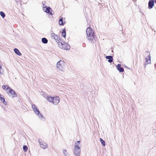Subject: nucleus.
Returning a JSON list of instances; mask_svg holds the SVG:
<instances>
[{
    "instance_id": "obj_1",
    "label": "nucleus",
    "mask_w": 156,
    "mask_h": 156,
    "mask_svg": "<svg viewBox=\"0 0 156 156\" xmlns=\"http://www.w3.org/2000/svg\"><path fill=\"white\" fill-rule=\"evenodd\" d=\"M86 33L87 34V38L89 42L94 43L96 42L97 38L95 37L93 30L91 27H88L86 30Z\"/></svg>"
},
{
    "instance_id": "obj_2",
    "label": "nucleus",
    "mask_w": 156,
    "mask_h": 156,
    "mask_svg": "<svg viewBox=\"0 0 156 156\" xmlns=\"http://www.w3.org/2000/svg\"><path fill=\"white\" fill-rule=\"evenodd\" d=\"M31 107L34 113L38 116V118L41 120L44 121L45 119L44 117L40 113L38 108L37 107L36 105L35 104H33L32 105Z\"/></svg>"
},
{
    "instance_id": "obj_3",
    "label": "nucleus",
    "mask_w": 156,
    "mask_h": 156,
    "mask_svg": "<svg viewBox=\"0 0 156 156\" xmlns=\"http://www.w3.org/2000/svg\"><path fill=\"white\" fill-rule=\"evenodd\" d=\"M80 142L78 141L75 144L74 153L75 156H80V149L78 145L80 144Z\"/></svg>"
},
{
    "instance_id": "obj_4",
    "label": "nucleus",
    "mask_w": 156,
    "mask_h": 156,
    "mask_svg": "<svg viewBox=\"0 0 156 156\" xmlns=\"http://www.w3.org/2000/svg\"><path fill=\"white\" fill-rule=\"evenodd\" d=\"M64 44L60 42H59L58 45L59 47L62 49L66 50H69L70 48V45L64 42Z\"/></svg>"
},
{
    "instance_id": "obj_5",
    "label": "nucleus",
    "mask_w": 156,
    "mask_h": 156,
    "mask_svg": "<svg viewBox=\"0 0 156 156\" xmlns=\"http://www.w3.org/2000/svg\"><path fill=\"white\" fill-rule=\"evenodd\" d=\"M6 89L7 90H9V92L12 95V98L17 97V94L16 93V92L14 90L12 89L9 87H8V88H7Z\"/></svg>"
},
{
    "instance_id": "obj_6",
    "label": "nucleus",
    "mask_w": 156,
    "mask_h": 156,
    "mask_svg": "<svg viewBox=\"0 0 156 156\" xmlns=\"http://www.w3.org/2000/svg\"><path fill=\"white\" fill-rule=\"evenodd\" d=\"M51 10V8L50 7L47 6H46L45 7H44L43 8L44 11L46 13L50 14L51 15H52L53 14L50 11Z\"/></svg>"
},
{
    "instance_id": "obj_7",
    "label": "nucleus",
    "mask_w": 156,
    "mask_h": 156,
    "mask_svg": "<svg viewBox=\"0 0 156 156\" xmlns=\"http://www.w3.org/2000/svg\"><path fill=\"white\" fill-rule=\"evenodd\" d=\"M64 62L63 61L60 60L57 63V68H63L64 65Z\"/></svg>"
},
{
    "instance_id": "obj_8",
    "label": "nucleus",
    "mask_w": 156,
    "mask_h": 156,
    "mask_svg": "<svg viewBox=\"0 0 156 156\" xmlns=\"http://www.w3.org/2000/svg\"><path fill=\"white\" fill-rule=\"evenodd\" d=\"M59 102V98L58 97H53V100L52 103L55 105H57Z\"/></svg>"
},
{
    "instance_id": "obj_9",
    "label": "nucleus",
    "mask_w": 156,
    "mask_h": 156,
    "mask_svg": "<svg viewBox=\"0 0 156 156\" xmlns=\"http://www.w3.org/2000/svg\"><path fill=\"white\" fill-rule=\"evenodd\" d=\"M154 2L153 0H150L148 2V8L149 9H152L154 5Z\"/></svg>"
},
{
    "instance_id": "obj_10",
    "label": "nucleus",
    "mask_w": 156,
    "mask_h": 156,
    "mask_svg": "<svg viewBox=\"0 0 156 156\" xmlns=\"http://www.w3.org/2000/svg\"><path fill=\"white\" fill-rule=\"evenodd\" d=\"M41 139H39V142L40 144L41 147L45 149L47 147V144L45 143L44 144L42 143L41 142Z\"/></svg>"
},
{
    "instance_id": "obj_11",
    "label": "nucleus",
    "mask_w": 156,
    "mask_h": 156,
    "mask_svg": "<svg viewBox=\"0 0 156 156\" xmlns=\"http://www.w3.org/2000/svg\"><path fill=\"white\" fill-rule=\"evenodd\" d=\"M151 63V56H150V54H149V55L148 56V57H147L146 58V63L144 65H145V64H148Z\"/></svg>"
},
{
    "instance_id": "obj_12",
    "label": "nucleus",
    "mask_w": 156,
    "mask_h": 156,
    "mask_svg": "<svg viewBox=\"0 0 156 156\" xmlns=\"http://www.w3.org/2000/svg\"><path fill=\"white\" fill-rule=\"evenodd\" d=\"M106 58L108 59V61L109 63H111L112 62L113 60V57L112 56H107L105 57Z\"/></svg>"
},
{
    "instance_id": "obj_13",
    "label": "nucleus",
    "mask_w": 156,
    "mask_h": 156,
    "mask_svg": "<svg viewBox=\"0 0 156 156\" xmlns=\"http://www.w3.org/2000/svg\"><path fill=\"white\" fill-rule=\"evenodd\" d=\"M65 23V21H63V18L62 17L60 18L59 20L58 24L61 26H63L64 25Z\"/></svg>"
},
{
    "instance_id": "obj_14",
    "label": "nucleus",
    "mask_w": 156,
    "mask_h": 156,
    "mask_svg": "<svg viewBox=\"0 0 156 156\" xmlns=\"http://www.w3.org/2000/svg\"><path fill=\"white\" fill-rule=\"evenodd\" d=\"M53 97L48 95L47 96L46 99L48 101L52 103L53 100Z\"/></svg>"
},
{
    "instance_id": "obj_15",
    "label": "nucleus",
    "mask_w": 156,
    "mask_h": 156,
    "mask_svg": "<svg viewBox=\"0 0 156 156\" xmlns=\"http://www.w3.org/2000/svg\"><path fill=\"white\" fill-rule=\"evenodd\" d=\"M0 99L4 104L5 105L6 104L7 102L5 101L4 97L1 94H0Z\"/></svg>"
},
{
    "instance_id": "obj_16",
    "label": "nucleus",
    "mask_w": 156,
    "mask_h": 156,
    "mask_svg": "<svg viewBox=\"0 0 156 156\" xmlns=\"http://www.w3.org/2000/svg\"><path fill=\"white\" fill-rule=\"evenodd\" d=\"M14 51L15 53L19 56L21 55V53L20 51L19 50L16 48H15L14 49Z\"/></svg>"
},
{
    "instance_id": "obj_17",
    "label": "nucleus",
    "mask_w": 156,
    "mask_h": 156,
    "mask_svg": "<svg viewBox=\"0 0 156 156\" xmlns=\"http://www.w3.org/2000/svg\"><path fill=\"white\" fill-rule=\"evenodd\" d=\"M62 35L65 38L66 36V29L64 28L62 31Z\"/></svg>"
},
{
    "instance_id": "obj_18",
    "label": "nucleus",
    "mask_w": 156,
    "mask_h": 156,
    "mask_svg": "<svg viewBox=\"0 0 156 156\" xmlns=\"http://www.w3.org/2000/svg\"><path fill=\"white\" fill-rule=\"evenodd\" d=\"M41 41L43 43L46 44L48 43V40L46 38L43 37L41 39Z\"/></svg>"
},
{
    "instance_id": "obj_19",
    "label": "nucleus",
    "mask_w": 156,
    "mask_h": 156,
    "mask_svg": "<svg viewBox=\"0 0 156 156\" xmlns=\"http://www.w3.org/2000/svg\"><path fill=\"white\" fill-rule=\"evenodd\" d=\"M63 152L65 156H69V154L66 150H63Z\"/></svg>"
},
{
    "instance_id": "obj_20",
    "label": "nucleus",
    "mask_w": 156,
    "mask_h": 156,
    "mask_svg": "<svg viewBox=\"0 0 156 156\" xmlns=\"http://www.w3.org/2000/svg\"><path fill=\"white\" fill-rule=\"evenodd\" d=\"M100 141L102 144V145L104 146H105V141L103 140L101 138H100Z\"/></svg>"
},
{
    "instance_id": "obj_21",
    "label": "nucleus",
    "mask_w": 156,
    "mask_h": 156,
    "mask_svg": "<svg viewBox=\"0 0 156 156\" xmlns=\"http://www.w3.org/2000/svg\"><path fill=\"white\" fill-rule=\"evenodd\" d=\"M53 38H54V39H55V40H57V41H58V43H59V42H60L59 41V40H60V39H59V38L58 37V36H57L56 35L53 37Z\"/></svg>"
},
{
    "instance_id": "obj_22",
    "label": "nucleus",
    "mask_w": 156,
    "mask_h": 156,
    "mask_svg": "<svg viewBox=\"0 0 156 156\" xmlns=\"http://www.w3.org/2000/svg\"><path fill=\"white\" fill-rule=\"evenodd\" d=\"M0 15L3 18H4L5 16V14L2 11L0 12Z\"/></svg>"
},
{
    "instance_id": "obj_23",
    "label": "nucleus",
    "mask_w": 156,
    "mask_h": 156,
    "mask_svg": "<svg viewBox=\"0 0 156 156\" xmlns=\"http://www.w3.org/2000/svg\"><path fill=\"white\" fill-rule=\"evenodd\" d=\"M23 149L24 152H27L28 150V147L27 146L24 145L23 147Z\"/></svg>"
},
{
    "instance_id": "obj_24",
    "label": "nucleus",
    "mask_w": 156,
    "mask_h": 156,
    "mask_svg": "<svg viewBox=\"0 0 156 156\" xmlns=\"http://www.w3.org/2000/svg\"><path fill=\"white\" fill-rule=\"evenodd\" d=\"M122 65L120 64H118L116 66V68H123V67H121Z\"/></svg>"
},
{
    "instance_id": "obj_25",
    "label": "nucleus",
    "mask_w": 156,
    "mask_h": 156,
    "mask_svg": "<svg viewBox=\"0 0 156 156\" xmlns=\"http://www.w3.org/2000/svg\"><path fill=\"white\" fill-rule=\"evenodd\" d=\"M3 69H0V74L3 75L4 73Z\"/></svg>"
},
{
    "instance_id": "obj_26",
    "label": "nucleus",
    "mask_w": 156,
    "mask_h": 156,
    "mask_svg": "<svg viewBox=\"0 0 156 156\" xmlns=\"http://www.w3.org/2000/svg\"><path fill=\"white\" fill-rule=\"evenodd\" d=\"M6 87H7V88L8 87L7 85H3L2 86V88L4 90L6 89L7 90V88L6 89Z\"/></svg>"
},
{
    "instance_id": "obj_27",
    "label": "nucleus",
    "mask_w": 156,
    "mask_h": 156,
    "mask_svg": "<svg viewBox=\"0 0 156 156\" xmlns=\"http://www.w3.org/2000/svg\"><path fill=\"white\" fill-rule=\"evenodd\" d=\"M120 72H122L124 71V69H117Z\"/></svg>"
},
{
    "instance_id": "obj_28",
    "label": "nucleus",
    "mask_w": 156,
    "mask_h": 156,
    "mask_svg": "<svg viewBox=\"0 0 156 156\" xmlns=\"http://www.w3.org/2000/svg\"><path fill=\"white\" fill-rule=\"evenodd\" d=\"M122 66L123 67H124L126 68H129L128 67L125 65L124 64H122Z\"/></svg>"
},
{
    "instance_id": "obj_29",
    "label": "nucleus",
    "mask_w": 156,
    "mask_h": 156,
    "mask_svg": "<svg viewBox=\"0 0 156 156\" xmlns=\"http://www.w3.org/2000/svg\"><path fill=\"white\" fill-rule=\"evenodd\" d=\"M56 34H55V33H52L51 34V37H52V38H53V37L56 35Z\"/></svg>"
},
{
    "instance_id": "obj_30",
    "label": "nucleus",
    "mask_w": 156,
    "mask_h": 156,
    "mask_svg": "<svg viewBox=\"0 0 156 156\" xmlns=\"http://www.w3.org/2000/svg\"><path fill=\"white\" fill-rule=\"evenodd\" d=\"M146 54H147V53H149V52L148 51H146L145 52Z\"/></svg>"
},
{
    "instance_id": "obj_31",
    "label": "nucleus",
    "mask_w": 156,
    "mask_h": 156,
    "mask_svg": "<svg viewBox=\"0 0 156 156\" xmlns=\"http://www.w3.org/2000/svg\"><path fill=\"white\" fill-rule=\"evenodd\" d=\"M44 94L45 93H44V92H41V94L42 95H43V94H44Z\"/></svg>"
},
{
    "instance_id": "obj_32",
    "label": "nucleus",
    "mask_w": 156,
    "mask_h": 156,
    "mask_svg": "<svg viewBox=\"0 0 156 156\" xmlns=\"http://www.w3.org/2000/svg\"><path fill=\"white\" fill-rule=\"evenodd\" d=\"M155 3H156V0H153Z\"/></svg>"
},
{
    "instance_id": "obj_33",
    "label": "nucleus",
    "mask_w": 156,
    "mask_h": 156,
    "mask_svg": "<svg viewBox=\"0 0 156 156\" xmlns=\"http://www.w3.org/2000/svg\"><path fill=\"white\" fill-rule=\"evenodd\" d=\"M0 68H2V66L0 64Z\"/></svg>"
},
{
    "instance_id": "obj_34",
    "label": "nucleus",
    "mask_w": 156,
    "mask_h": 156,
    "mask_svg": "<svg viewBox=\"0 0 156 156\" xmlns=\"http://www.w3.org/2000/svg\"><path fill=\"white\" fill-rule=\"evenodd\" d=\"M154 66L156 68V63L154 64Z\"/></svg>"
},
{
    "instance_id": "obj_35",
    "label": "nucleus",
    "mask_w": 156,
    "mask_h": 156,
    "mask_svg": "<svg viewBox=\"0 0 156 156\" xmlns=\"http://www.w3.org/2000/svg\"><path fill=\"white\" fill-rule=\"evenodd\" d=\"M42 4H43V5L44 6V2H42Z\"/></svg>"
},
{
    "instance_id": "obj_36",
    "label": "nucleus",
    "mask_w": 156,
    "mask_h": 156,
    "mask_svg": "<svg viewBox=\"0 0 156 156\" xmlns=\"http://www.w3.org/2000/svg\"><path fill=\"white\" fill-rule=\"evenodd\" d=\"M112 51V52H113V51L112 50V51Z\"/></svg>"
}]
</instances>
